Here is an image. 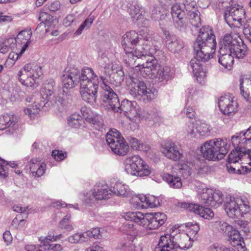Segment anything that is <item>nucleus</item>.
<instances>
[{"mask_svg":"<svg viewBox=\"0 0 251 251\" xmlns=\"http://www.w3.org/2000/svg\"><path fill=\"white\" fill-rule=\"evenodd\" d=\"M155 40L152 35L147 32L130 31L123 36L122 45L126 55L125 57L126 63L129 66L134 65L135 58L142 56H150L142 65L141 72H144L148 75L154 76L160 66L157 60L152 56L155 52Z\"/></svg>","mask_w":251,"mask_h":251,"instance_id":"1","label":"nucleus"},{"mask_svg":"<svg viewBox=\"0 0 251 251\" xmlns=\"http://www.w3.org/2000/svg\"><path fill=\"white\" fill-rule=\"evenodd\" d=\"M63 86L72 89L79 83L80 96L83 100L91 105L96 103L99 78L93 70L89 67L83 68L81 72L74 68L65 72L62 75Z\"/></svg>","mask_w":251,"mask_h":251,"instance_id":"2","label":"nucleus"},{"mask_svg":"<svg viewBox=\"0 0 251 251\" xmlns=\"http://www.w3.org/2000/svg\"><path fill=\"white\" fill-rule=\"evenodd\" d=\"M216 41L213 31L209 26L200 29L199 34L194 43L196 57L190 61L188 69L191 70L198 81H201L206 76L201 62L207 61L215 51Z\"/></svg>","mask_w":251,"mask_h":251,"instance_id":"3","label":"nucleus"},{"mask_svg":"<svg viewBox=\"0 0 251 251\" xmlns=\"http://www.w3.org/2000/svg\"><path fill=\"white\" fill-rule=\"evenodd\" d=\"M100 78L102 81L101 88L102 91L101 94V100L103 102L102 104L109 109L114 112H123L131 121L137 122L142 118L139 111V105L135 101H131L124 100L121 104L117 95L113 90L105 82V76L102 73L100 75Z\"/></svg>","mask_w":251,"mask_h":251,"instance_id":"4","label":"nucleus"},{"mask_svg":"<svg viewBox=\"0 0 251 251\" xmlns=\"http://www.w3.org/2000/svg\"><path fill=\"white\" fill-rule=\"evenodd\" d=\"M124 217L126 220L134 222L141 227L140 232L146 233L148 230L158 228L166 221V216L163 213H147L140 212H129Z\"/></svg>","mask_w":251,"mask_h":251,"instance_id":"5","label":"nucleus"},{"mask_svg":"<svg viewBox=\"0 0 251 251\" xmlns=\"http://www.w3.org/2000/svg\"><path fill=\"white\" fill-rule=\"evenodd\" d=\"M230 148V141L226 138H215L205 142L201 148L202 156L208 160L223 159Z\"/></svg>","mask_w":251,"mask_h":251,"instance_id":"6","label":"nucleus"},{"mask_svg":"<svg viewBox=\"0 0 251 251\" xmlns=\"http://www.w3.org/2000/svg\"><path fill=\"white\" fill-rule=\"evenodd\" d=\"M124 164L126 172L132 176H146L151 173L148 165L138 155L127 157L124 161Z\"/></svg>","mask_w":251,"mask_h":251,"instance_id":"7","label":"nucleus"},{"mask_svg":"<svg viewBox=\"0 0 251 251\" xmlns=\"http://www.w3.org/2000/svg\"><path fill=\"white\" fill-rule=\"evenodd\" d=\"M55 82L53 80H50V82L46 84V86L41 90L42 100L40 101H35L32 104L36 110H39L44 106L47 107L50 105L49 102L51 104H62L64 100L60 96H57L53 91V87L55 86Z\"/></svg>","mask_w":251,"mask_h":251,"instance_id":"8","label":"nucleus"},{"mask_svg":"<svg viewBox=\"0 0 251 251\" xmlns=\"http://www.w3.org/2000/svg\"><path fill=\"white\" fill-rule=\"evenodd\" d=\"M105 138L107 145L114 154L124 156L128 151L127 144L117 129H110Z\"/></svg>","mask_w":251,"mask_h":251,"instance_id":"9","label":"nucleus"},{"mask_svg":"<svg viewBox=\"0 0 251 251\" xmlns=\"http://www.w3.org/2000/svg\"><path fill=\"white\" fill-rule=\"evenodd\" d=\"M224 206L226 214L231 218L238 217L250 210L247 201L232 196L226 198Z\"/></svg>","mask_w":251,"mask_h":251,"instance_id":"10","label":"nucleus"},{"mask_svg":"<svg viewBox=\"0 0 251 251\" xmlns=\"http://www.w3.org/2000/svg\"><path fill=\"white\" fill-rule=\"evenodd\" d=\"M42 74L41 67L34 63L25 65L18 73L19 80L27 86L32 87L36 79Z\"/></svg>","mask_w":251,"mask_h":251,"instance_id":"11","label":"nucleus"},{"mask_svg":"<svg viewBox=\"0 0 251 251\" xmlns=\"http://www.w3.org/2000/svg\"><path fill=\"white\" fill-rule=\"evenodd\" d=\"M246 12L243 7L235 4L227 6L224 13V18L229 26H239L244 22Z\"/></svg>","mask_w":251,"mask_h":251,"instance_id":"12","label":"nucleus"},{"mask_svg":"<svg viewBox=\"0 0 251 251\" xmlns=\"http://www.w3.org/2000/svg\"><path fill=\"white\" fill-rule=\"evenodd\" d=\"M113 191L107 185H98L90 193L84 195V201L88 204H94L96 201L106 200L111 198Z\"/></svg>","mask_w":251,"mask_h":251,"instance_id":"13","label":"nucleus"},{"mask_svg":"<svg viewBox=\"0 0 251 251\" xmlns=\"http://www.w3.org/2000/svg\"><path fill=\"white\" fill-rule=\"evenodd\" d=\"M200 199L202 203L214 207L220 206L224 201V195L219 190L204 188L199 191Z\"/></svg>","mask_w":251,"mask_h":251,"instance_id":"14","label":"nucleus"},{"mask_svg":"<svg viewBox=\"0 0 251 251\" xmlns=\"http://www.w3.org/2000/svg\"><path fill=\"white\" fill-rule=\"evenodd\" d=\"M231 141L233 146L238 145V148L241 149L243 152L249 153L251 151V129L236 133L231 137Z\"/></svg>","mask_w":251,"mask_h":251,"instance_id":"15","label":"nucleus"},{"mask_svg":"<svg viewBox=\"0 0 251 251\" xmlns=\"http://www.w3.org/2000/svg\"><path fill=\"white\" fill-rule=\"evenodd\" d=\"M221 112L229 117L233 116L238 111V104L236 100L230 96L221 97L218 101Z\"/></svg>","mask_w":251,"mask_h":251,"instance_id":"16","label":"nucleus"},{"mask_svg":"<svg viewBox=\"0 0 251 251\" xmlns=\"http://www.w3.org/2000/svg\"><path fill=\"white\" fill-rule=\"evenodd\" d=\"M176 241L175 236L165 234L160 237L157 246L154 251H177V249H183Z\"/></svg>","mask_w":251,"mask_h":251,"instance_id":"17","label":"nucleus"},{"mask_svg":"<svg viewBox=\"0 0 251 251\" xmlns=\"http://www.w3.org/2000/svg\"><path fill=\"white\" fill-rule=\"evenodd\" d=\"M132 83L130 94L134 97L141 96L145 97L147 99L151 100L154 98L155 95L151 90L148 89L146 85L143 81L131 77Z\"/></svg>","mask_w":251,"mask_h":251,"instance_id":"18","label":"nucleus"},{"mask_svg":"<svg viewBox=\"0 0 251 251\" xmlns=\"http://www.w3.org/2000/svg\"><path fill=\"white\" fill-rule=\"evenodd\" d=\"M161 148L162 154L170 160L177 161L182 157L183 154L180 147L172 141H165Z\"/></svg>","mask_w":251,"mask_h":251,"instance_id":"19","label":"nucleus"},{"mask_svg":"<svg viewBox=\"0 0 251 251\" xmlns=\"http://www.w3.org/2000/svg\"><path fill=\"white\" fill-rule=\"evenodd\" d=\"M179 205L181 208L186 209L199 215L204 219L210 220L214 216V213L211 209L202 207L198 204L181 202L179 204Z\"/></svg>","mask_w":251,"mask_h":251,"instance_id":"20","label":"nucleus"},{"mask_svg":"<svg viewBox=\"0 0 251 251\" xmlns=\"http://www.w3.org/2000/svg\"><path fill=\"white\" fill-rule=\"evenodd\" d=\"M239 36L235 33L226 34L220 42V48L219 50L231 52L236 46L239 43L238 38Z\"/></svg>","mask_w":251,"mask_h":251,"instance_id":"21","label":"nucleus"},{"mask_svg":"<svg viewBox=\"0 0 251 251\" xmlns=\"http://www.w3.org/2000/svg\"><path fill=\"white\" fill-rule=\"evenodd\" d=\"M165 40L167 48L173 53H177L184 47L183 42L177 37L171 35L169 32H164Z\"/></svg>","mask_w":251,"mask_h":251,"instance_id":"22","label":"nucleus"},{"mask_svg":"<svg viewBox=\"0 0 251 251\" xmlns=\"http://www.w3.org/2000/svg\"><path fill=\"white\" fill-rule=\"evenodd\" d=\"M30 171L33 176L40 177L45 173L46 164L37 158H33L28 162Z\"/></svg>","mask_w":251,"mask_h":251,"instance_id":"23","label":"nucleus"},{"mask_svg":"<svg viewBox=\"0 0 251 251\" xmlns=\"http://www.w3.org/2000/svg\"><path fill=\"white\" fill-rule=\"evenodd\" d=\"M145 10L138 4L131 5L130 7L129 15L133 22L138 25L142 24L143 22H147L145 18Z\"/></svg>","mask_w":251,"mask_h":251,"instance_id":"24","label":"nucleus"},{"mask_svg":"<svg viewBox=\"0 0 251 251\" xmlns=\"http://www.w3.org/2000/svg\"><path fill=\"white\" fill-rule=\"evenodd\" d=\"M218 62L225 69L231 70L234 63V58L231 52L219 50Z\"/></svg>","mask_w":251,"mask_h":251,"instance_id":"25","label":"nucleus"},{"mask_svg":"<svg viewBox=\"0 0 251 251\" xmlns=\"http://www.w3.org/2000/svg\"><path fill=\"white\" fill-rule=\"evenodd\" d=\"M173 73L169 66H160L154 75L155 79L158 82H166L173 77Z\"/></svg>","mask_w":251,"mask_h":251,"instance_id":"26","label":"nucleus"},{"mask_svg":"<svg viewBox=\"0 0 251 251\" xmlns=\"http://www.w3.org/2000/svg\"><path fill=\"white\" fill-rule=\"evenodd\" d=\"M31 33L30 31L23 30L19 33L17 39H15L16 42H21L24 44L21 51L16 53V60L21 56L27 49L28 46V41L30 39Z\"/></svg>","mask_w":251,"mask_h":251,"instance_id":"27","label":"nucleus"},{"mask_svg":"<svg viewBox=\"0 0 251 251\" xmlns=\"http://www.w3.org/2000/svg\"><path fill=\"white\" fill-rule=\"evenodd\" d=\"M139 111L141 117V119L135 123L139 122L140 120L145 119L146 120H148L149 122V124L154 125L155 126H159L160 124L162 122V117L161 114L158 112H151L150 113H143L144 115L141 113V111L139 107Z\"/></svg>","mask_w":251,"mask_h":251,"instance_id":"28","label":"nucleus"},{"mask_svg":"<svg viewBox=\"0 0 251 251\" xmlns=\"http://www.w3.org/2000/svg\"><path fill=\"white\" fill-rule=\"evenodd\" d=\"M241 93L247 101L251 102V76L240 79Z\"/></svg>","mask_w":251,"mask_h":251,"instance_id":"29","label":"nucleus"},{"mask_svg":"<svg viewBox=\"0 0 251 251\" xmlns=\"http://www.w3.org/2000/svg\"><path fill=\"white\" fill-rule=\"evenodd\" d=\"M112 73H117L119 75L123 76L124 73L122 67L118 61L112 62L109 61L103 68V76L105 75L109 76Z\"/></svg>","mask_w":251,"mask_h":251,"instance_id":"30","label":"nucleus"},{"mask_svg":"<svg viewBox=\"0 0 251 251\" xmlns=\"http://www.w3.org/2000/svg\"><path fill=\"white\" fill-rule=\"evenodd\" d=\"M235 149L230 152L228 156V161L229 163H233L236 164L242 158H248L250 157V154L243 152V151L239 148H238V145L234 146Z\"/></svg>","mask_w":251,"mask_h":251,"instance_id":"31","label":"nucleus"},{"mask_svg":"<svg viewBox=\"0 0 251 251\" xmlns=\"http://www.w3.org/2000/svg\"><path fill=\"white\" fill-rule=\"evenodd\" d=\"M16 122V118L13 115L6 114L0 117V130L14 126Z\"/></svg>","mask_w":251,"mask_h":251,"instance_id":"32","label":"nucleus"},{"mask_svg":"<svg viewBox=\"0 0 251 251\" xmlns=\"http://www.w3.org/2000/svg\"><path fill=\"white\" fill-rule=\"evenodd\" d=\"M163 179L166 181L171 187L180 188L182 186V182L180 177L173 176L169 174H164Z\"/></svg>","mask_w":251,"mask_h":251,"instance_id":"33","label":"nucleus"},{"mask_svg":"<svg viewBox=\"0 0 251 251\" xmlns=\"http://www.w3.org/2000/svg\"><path fill=\"white\" fill-rule=\"evenodd\" d=\"M188 20L189 21L190 24L194 27H198L201 25L200 13L195 9L188 12Z\"/></svg>","mask_w":251,"mask_h":251,"instance_id":"34","label":"nucleus"},{"mask_svg":"<svg viewBox=\"0 0 251 251\" xmlns=\"http://www.w3.org/2000/svg\"><path fill=\"white\" fill-rule=\"evenodd\" d=\"M113 195L119 196L127 197L129 194V190L128 186L117 182L114 187Z\"/></svg>","mask_w":251,"mask_h":251,"instance_id":"35","label":"nucleus"},{"mask_svg":"<svg viewBox=\"0 0 251 251\" xmlns=\"http://www.w3.org/2000/svg\"><path fill=\"white\" fill-rule=\"evenodd\" d=\"M192 166L193 164L190 162L179 163L178 165L179 173L184 178H188L192 174Z\"/></svg>","mask_w":251,"mask_h":251,"instance_id":"36","label":"nucleus"},{"mask_svg":"<svg viewBox=\"0 0 251 251\" xmlns=\"http://www.w3.org/2000/svg\"><path fill=\"white\" fill-rule=\"evenodd\" d=\"M196 132L198 133V138L205 137L210 134L211 128L209 125L204 123L197 124Z\"/></svg>","mask_w":251,"mask_h":251,"instance_id":"37","label":"nucleus"},{"mask_svg":"<svg viewBox=\"0 0 251 251\" xmlns=\"http://www.w3.org/2000/svg\"><path fill=\"white\" fill-rule=\"evenodd\" d=\"M8 165H10L12 168H14L16 166V164L14 162L8 163L4 160L0 158V176L1 178H5L7 176Z\"/></svg>","mask_w":251,"mask_h":251,"instance_id":"38","label":"nucleus"},{"mask_svg":"<svg viewBox=\"0 0 251 251\" xmlns=\"http://www.w3.org/2000/svg\"><path fill=\"white\" fill-rule=\"evenodd\" d=\"M246 47L243 44H240L239 42L237 46L235 47L232 50V55L238 59L243 58L246 55Z\"/></svg>","mask_w":251,"mask_h":251,"instance_id":"39","label":"nucleus"},{"mask_svg":"<svg viewBox=\"0 0 251 251\" xmlns=\"http://www.w3.org/2000/svg\"><path fill=\"white\" fill-rule=\"evenodd\" d=\"M16 43L15 39L9 38L4 40L0 47V52L3 54L8 52L13 48Z\"/></svg>","mask_w":251,"mask_h":251,"instance_id":"40","label":"nucleus"},{"mask_svg":"<svg viewBox=\"0 0 251 251\" xmlns=\"http://www.w3.org/2000/svg\"><path fill=\"white\" fill-rule=\"evenodd\" d=\"M146 196L138 195L134 196L131 200V203L137 207L145 208L146 206Z\"/></svg>","mask_w":251,"mask_h":251,"instance_id":"41","label":"nucleus"},{"mask_svg":"<svg viewBox=\"0 0 251 251\" xmlns=\"http://www.w3.org/2000/svg\"><path fill=\"white\" fill-rule=\"evenodd\" d=\"M82 121L81 117L77 114H74L70 116L68 119V124L69 126L78 128L80 126L81 122Z\"/></svg>","mask_w":251,"mask_h":251,"instance_id":"42","label":"nucleus"},{"mask_svg":"<svg viewBox=\"0 0 251 251\" xmlns=\"http://www.w3.org/2000/svg\"><path fill=\"white\" fill-rule=\"evenodd\" d=\"M173 21L175 26L180 30L185 29L188 25V19L185 16L174 19Z\"/></svg>","mask_w":251,"mask_h":251,"instance_id":"43","label":"nucleus"},{"mask_svg":"<svg viewBox=\"0 0 251 251\" xmlns=\"http://www.w3.org/2000/svg\"><path fill=\"white\" fill-rule=\"evenodd\" d=\"M163 8L159 6H154L151 9V18L155 21H160L165 17L162 13Z\"/></svg>","mask_w":251,"mask_h":251,"instance_id":"44","label":"nucleus"},{"mask_svg":"<svg viewBox=\"0 0 251 251\" xmlns=\"http://www.w3.org/2000/svg\"><path fill=\"white\" fill-rule=\"evenodd\" d=\"M87 240V238L83 233H76L68 238V241L71 243H77L84 242Z\"/></svg>","mask_w":251,"mask_h":251,"instance_id":"45","label":"nucleus"},{"mask_svg":"<svg viewBox=\"0 0 251 251\" xmlns=\"http://www.w3.org/2000/svg\"><path fill=\"white\" fill-rule=\"evenodd\" d=\"M123 230L126 234L130 235L133 238L137 235L139 229L137 230L133 224H126L124 225Z\"/></svg>","mask_w":251,"mask_h":251,"instance_id":"46","label":"nucleus"},{"mask_svg":"<svg viewBox=\"0 0 251 251\" xmlns=\"http://www.w3.org/2000/svg\"><path fill=\"white\" fill-rule=\"evenodd\" d=\"M171 14L174 20L179 17L185 16V12L181 9L180 5L174 4L171 8Z\"/></svg>","mask_w":251,"mask_h":251,"instance_id":"47","label":"nucleus"},{"mask_svg":"<svg viewBox=\"0 0 251 251\" xmlns=\"http://www.w3.org/2000/svg\"><path fill=\"white\" fill-rule=\"evenodd\" d=\"M160 205V202L159 199L153 196H151L146 198V206H145V208H147L148 207H157Z\"/></svg>","mask_w":251,"mask_h":251,"instance_id":"48","label":"nucleus"},{"mask_svg":"<svg viewBox=\"0 0 251 251\" xmlns=\"http://www.w3.org/2000/svg\"><path fill=\"white\" fill-rule=\"evenodd\" d=\"M230 240L233 242H239L241 241L242 238L238 230L233 228L229 230L227 233Z\"/></svg>","mask_w":251,"mask_h":251,"instance_id":"49","label":"nucleus"},{"mask_svg":"<svg viewBox=\"0 0 251 251\" xmlns=\"http://www.w3.org/2000/svg\"><path fill=\"white\" fill-rule=\"evenodd\" d=\"M122 247L126 251H142V248L139 246H136L132 241L123 243Z\"/></svg>","mask_w":251,"mask_h":251,"instance_id":"50","label":"nucleus"},{"mask_svg":"<svg viewBox=\"0 0 251 251\" xmlns=\"http://www.w3.org/2000/svg\"><path fill=\"white\" fill-rule=\"evenodd\" d=\"M217 226H219L220 230L226 233V234L230 230L232 229V226L223 221H218L216 222Z\"/></svg>","mask_w":251,"mask_h":251,"instance_id":"51","label":"nucleus"},{"mask_svg":"<svg viewBox=\"0 0 251 251\" xmlns=\"http://www.w3.org/2000/svg\"><path fill=\"white\" fill-rule=\"evenodd\" d=\"M85 234L87 237H93L95 239H99L101 237L100 229L98 227L94 228L91 230L87 231Z\"/></svg>","mask_w":251,"mask_h":251,"instance_id":"52","label":"nucleus"},{"mask_svg":"<svg viewBox=\"0 0 251 251\" xmlns=\"http://www.w3.org/2000/svg\"><path fill=\"white\" fill-rule=\"evenodd\" d=\"M197 128V124L195 126L192 123H189L187 125L185 130L191 138H198V133L196 132V128Z\"/></svg>","mask_w":251,"mask_h":251,"instance_id":"53","label":"nucleus"},{"mask_svg":"<svg viewBox=\"0 0 251 251\" xmlns=\"http://www.w3.org/2000/svg\"><path fill=\"white\" fill-rule=\"evenodd\" d=\"M52 156L57 161H61L67 157V154L62 151L54 150L52 151Z\"/></svg>","mask_w":251,"mask_h":251,"instance_id":"54","label":"nucleus"},{"mask_svg":"<svg viewBox=\"0 0 251 251\" xmlns=\"http://www.w3.org/2000/svg\"><path fill=\"white\" fill-rule=\"evenodd\" d=\"M185 226L190 232H192V234H196L200 230L199 225L196 222H189L185 224Z\"/></svg>","mask_w":251,"mask_h":251,"instance_id":"55","label":"nucleus"},{"mask_svg":"<svg viewBox=\"0 0 251 251\" xmlns=\"http://www.w3.org/2000/svg\"><path fill=\"white\" fill-rule=\"evenodd\" d=\"M93 20L91 19H87L85 21L80 25L79 28L75 31L74 33L75 36H78L80 35L83 30L86 26H89L92 24Z\"/></svg>","mask_w":251,"mask_h":251,"instance_id":"56","label":"nucleus"},{"mask_svg":"<svg viewBox=\"0 0 251 251\" xmlns=\"http://www.w3.org/2000/svg\"><path fill=\"white\" fill-rule=\"evenodd\" d=\"M44 247L43 250L46 251H61L62 250L61 246L58 244H44Z\"/></svg>","mask_w":251,"mask_h":251,"instance_id":"57","label":"nucleus"},{"mask_svg":"<svg viewBox=\"0 0 251 251\" xmlns=\"http://www.w3.org/2000/svg\"><path fill=\"white\" fill-rule=\"evenodd\" d=\"M183 4L186 10L188 12L196 9L195 8L196 2L194 0H184L183 1Z\"/></svg>","mask_w":251,"mask_h":251,"instance_id":"58","label":"nucleus"},{"mask_svg":"<svg viewBox=\"0 0 251 251\" xmlns=\"http://www.w3.org/2000/svg\"><path fill=\"white\" fill-rule=\"evenodd\" d=\"M57 237L54 236V235H49L46 237H41L40 238V240L41 242L42 245H40V247L44 249L45 247H44V244H50L49 242L50 241H56Z\"/></svg>","mask_w":251,"mask_h":251,"instance_id":"59","label":"nucleus"},{"mask_svg":"<svg viewBox=\"0 0 251 251\" xmlns=\"http://www.w3.org/2000/svg\"><path fill=\"white\" fill-rule=\"evenodd\" d=\"M129 142L131 148L134 150H139L142 144L141 141L134 137H130Z\"/></svg>","mask_w":251,"mask_h":251,"instance_id":"60","label":"nucleus"},{"mask_svg":"<svg viewBox=\"0 0 251 251\" xmlns=\"http://www.w3.org/2000/svg\"><path fill=\"white\" fill-rule=\"evenodd\" d=\"M236 224L238 226V227L246 234H248L249 232L250 229L248 222L239 220L237 222Z\"/></svg>","mask_w":251,"mask_h":251,"instance_id":"61","label":"nucleus"},{"mask_svg":"<svg viewBox=\"0 0 251 251\" xmlns=\"http://www.w3.org/2000/svg\"><path fill=\"white\" fill-rule=\"evenodd\" d=\"M25 223V220L22 219L19 220L18 217H17L13 220L11 225L15 228H18L20 227L23 226Z\"/></svg>","mask_w":251,"mask_h":251,"instance_id":"62","label":"nucleus"},{"mask_svg":"<svg viewBox=\"0 0 251 251\" xmlns=\"http://www.w3.org/2000/svg\"><path fill=\"white\" fill-rule=\"evenodd\" d=\"M243 33L246 38L251 43V24L244 27Z\"/></svg>","mask_w":251,"mask_h":251,"instance_id":"63","label":"nucleus"},{"mask_svg":"<svg viewBox=\"0 0 251 251\" xmlns=\"http://www.w3.org/2000/svg\"><path fill=\"white\" fill-rule=\"evenodd\" d=\"M225 247L218 244H213L210 245L207 250V251H224Z\"/></svg>","mask_w":251,"mask_h":251,"instance_id":"64","label":"nucleus"}]
</instances>
